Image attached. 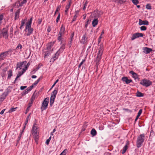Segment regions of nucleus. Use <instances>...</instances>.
<instances>
[{
    "label": "nucleus",
    "mask_w": 155,
    "mask_h": 155,
    "mask_svg": "<svg viewBox=\"0 0 155 155\" xmlns=\"http://www.w3.org/2000/svg\"><path fill=\"white\" fill-rule=\"evenodd\" d=\"M74 36V33L73 32L71 34V36L70 37V39H72L73 40V38Z\"/></svg>",
    "instance_id": "obj_56"
},
{
    "label": "nucleus",
    "mask_w": 155,
    "mask_h": 155,
    "mask_svg": "<svg viewBox=\"0 0 155 155\" xmlns=\"http://www.w3.org/2000/svg\"><path fill=\"white\" fill-rule=\"evenodd\" d=\"M32 102H33L31 101V102L29 103L28 105V106L27 108H28L29 109L30 107L32 105Z\"/></svg>",
    "instance_id": "obj_53"
},
{
    "label": "nucleus",
    "mask_w": 155,
    "mask_h": 155,
    "mask_svg": "<svg viewBox=\"0 0 155 155\" xmlns=\"http://www.w3.org/2000/svg\"><path fill=\"white\" fill-rule=\"evenodd\" d=\"M27 63L26 61H24L22 62H19L17 63V67L16 68L17 69L18 68H19L20 69H21V67L23 66V65H24L25 67V66H27L26 65V64Z\"/></svg>",
    "instance_id": "obj_11"
},
{
    "label": "nucleus",
    "mask_w": 155,
    "mask_h": 155,
    "mask_svg": "<svg viewBox=\"0 0 155 155\" xmlns=\"http://www.w3.org/2000/svg\"><path fill=\"white\" fill-rule=\"evenodd\" d=\"M130 74H131L133 77L135 79L138 78V75L136 73L134 72L133 71H131L130 72Z\"/></svg>",
    "instance_id": "obj_22"
},
{
    "label": "nucleus",
    "mask_w": 155,
    "mask_h": 155,
    "mask_svg": "<svg viewBox=\"0 0 155 155\" xmlns=\"http://www.w3.org/2000/svg\"><path fill=\"white\" fill-rule=\"evenodd\" d=\"M27 2L26 0H23V1L21 2V3H19V5L20 6H22L23 4H25Z\"/></svg>",
    "instance_id": "obj_33"
},
{
    "label": "nucleus",
    "mask_w": 155,
    "mask_h": 155,
    "mask_svg": "<svg viewBox=\"0 0 155 155\" xmlns=\"http://www.w3.org/2000/svg\"><path fill=\"white\" fill-rule=\"evenodd\" d=\"M8 54V51H7L2 53L0 54V60H4Z\"/></svg>",
    "instance_id": "obj_10"
},
{
    "label": "nucleus",
    "mask_w": 155,
    "mask_h": 155,
    "mask_svg": "<svg viewBox=\"0 0 155 155\" xmlns=\"http://www.w3.org/2000/svg\"><path fill=\"white\" fill-rule=\"evenodd\" d=\"M140 29L141 31H145L147 29V27L144 26H142L140 27Z\"/></svg>",
    "instance_id": "obj_36"
},
{
    "label": "nucleus",
    "mask_w": 155,
    "mask_h": 155,
    "mask_svg": "<svg viewBox=\"0 0 155 155\" xmlns=\"http://www.w3.org/2000/svg\"><path fill=\"white\" fill-rule=\"evenodd\" d=\"M5 109H4L3 110H2L0 112V114H1V115L3 114L5 111Z\"/></svg>",
    "instance_id": "obj_57"
},
{
    "label": "nucleus",
    "mask_w": 155,
    "mask_h": 155,
    "mask_svg": "<svg viewBox=\"0 0 155 155\" xmlns=\"http://www.w3.org/2000/svg\"><path fill=\"white\" fill-rule=\"evenodd\" d=\"M63 35H60V34H58V39L59 41H61L62 38V36H63Z\"/></svg>",
    "instance_id": "obj_39"
},
{
    "label": "nucleus",
    "mask_w": 155,
    "mask_h": 155,
    "mask_svg": "<svg viewBox=\"0 0 155 155\" xmlns=\"http://www.w3.org/2000/svg\"><path fill=\"white\" fill-rule=\"evenodd\" d=\"M27 29H28V33L25 34L24 35L26 36H29L32 33L33 30L32 28H30Z\"/></svg>",
    "instance_id": "obj_21"
},
{
    "label": "nucleus",
    "mask_w": 155,
    "mask_h": 155,
    "mask_svg": "<svg viewBox=\"0 0 155 155\" xmlns=\"http://www.w3.org/2000/svg\"><path fill=\"white\" fill-rule=\"evenodd\" d=\"M139 25H149V22L147 20L142 21L141 19H139Z\"/></svg>",
    "instance_id": "obj_14"
},
{
    "label": "nucleus",
    "mask_w": 155,
    "mask_h": 155,
    "mask_svg": "<svg viewBox=\"0 0 155 155\" xmlns=\"http://www.w3.org/2000/svg\"><path fill=\"white\" fill-rule=\"evenodd\" d=\"M20 11V9H18L15 14V19L17 20L19 17V14Z\"/></svg>",
    "instance_id": "obj_18"
},
{
    "label": "nucleus",
    "mask_w": 155,
    "mask_h": 155,
    "mask_svg": "<svg viewBox=\"0 0 155 155\" xmlns=\"http://www.w3.org/2000/svg\"><path fill=\"white\" fill-rule=\"evenodd\" d=\"M17 107L16 108H11L9 110L8 112L9 113H11L12 112L14 111L16 109Z\"/></svg>",
    "instance_id": "obj_32"
},
{
    "label": "nucleus",
    "mask_w": 155,
    "mask_h": 155,
    "mask_svg": "<svg viewBox=\"0 0 155 155\" xmlns=\"http://www.w3.org/2000/svg\"><path fill=\"white\" fill-rule=\"evenodd\" d=\"M12 76V72L11 70H9L8 72V78H9L10 77Z\"/></svg>",
    "instance_id": "obj_30"
},
{
    "label": "nucleus",
    "mask_w": 155,
    "mask_h": 155,
    "mask_svg": "<svg viewBox=\"0 0 155 155\" xmlns=\"http://www.w3.org/2000/svg\"><path fill=\"white\" fill-rule=\"evenodd\" d=\"M38 127L37 124H35L32 127V134L34 136L35 142L37 143L38 138Z\"/></svg>",
    "instance_id": "obj_2"
},
{
    "label": "nucleus",
    "mask_w": 155,
    "mask_h": 155,
    "mask_svg": "<svg viewBox=\"0 0 155 155\" xmlns=\"http://www.w3.org/2000/svg\"><path fill=\"white\" fill-rule=\"evenodd\" d=\"M40 78H39L37 81H35V82L32 84V85H33V86H34V85H37L40 81Z\"/></svg>",
    "instance_id": "obj_40"
},
{
    "label": "nucleus",
    "mask_w": 155,
    "mask_h": 155,
    "mask_svg": "<svg viewBox=\"0 0 155 155\" xmlns=\"http://www.w3.org/2000/svg\"><path fill=\"white\" fill-rule=\"evenodd\" d=\"M73 40L72 39H71L70 41H69L68 45L69 48H70L71 46Z\"/></svg>",
    "instance_id": "obj_42"
},
{
    "label": "nucleus",
    "mask_w": 155,
    "mask_h": 155,
    "mask_svg": "<svg viewBox=\"0 0 155 155\" xmlns=\"http://www.w3.org/2000/svg\"><path fill=\"white\" fill-rule=\"evenodd\" d=\"M60 14L59 13H58V15L57 18L56 20V22L57 23L58 22V21H59L60 19Z\"/></svg>",
    "instance_id": "obj_45"
},
{
    "label": "nucleus",
    "mask_w": 155,
    "mask_h": 155,
    "mask_svg": "<svg viewBox=\"0 0 155 155\" xmlns=\"http://www.w3.org/2000/svg\"><path fill=\"white\" fill-rule=\"evenodd\" d=\"M60 52H60V51H58L56 52L55 54V56L53 57L54 60H55L56 59H57L58 58Z\"/></svg>",
    "instance_id": "obj_26"
},
{
    "label": "nucleus",
    "mask_w": 155,
    "mask_h": 155,
    "mask_svg": "<svg viewBox=\"0 0 155 155\" xmlns=\"http://www.w3.org/2000/svg\"><path fill=\"white\" fill-rule=\"evenodd\" d=\"M1 38L2 37H4L5 39H7L8 37V28H4L1 31Z\"/></svg>",
    "instance_id": "obj_5"
},
{
    "label": "nucleus",
    "mask_w": 155,
    "mask_h": 155,
    "mask_svg": "<svg viewBox=\"0 0 155 155\" xmlns=\"http://www.w3.org/2000/svg\"><path fill=\"white\" fill-rule=\"evenodd\" d=\"M65 44H63L61 46L60 49L58 50V51H60L61 52H62L65 48Z\"/></svg>",
    "instance_id": "obj_28"
},
{
    "label": "nucleus",
    "mask_w": 155,
    "mask_h": 155,
    "mask_svg": "<svg viewBox=\"0 0 155 155\" xmlns=\"http://www.w3.org/2000/svg\"><path fill=\"white\" fill-rule=\"evenodd\" d=\"M65 30V27L63 25H62L61 28L59 32V34L63 35L64 34Z\"/></svg>",
    "instance_id": "obj_20"
},
{
    "label": "nucleus",
    "mask_w": 155,
    "mask_h": 155,
    "mask_svg": "<svg viewBox=\"0 0 155 155\" xmlns=\"http://www.w3.org/2000/svg\"><path fill=\"white\" fill-rule=\"evenodd\" d=\"M58 92V89H55L52 92L50 98V105L52 106L54 103V100Z\"/></svg>",
    "instance_id": "obj_4"
},
{
    "label": "nucleus",
    "mask_w": 155,
    "mask_h": 155,
    "mask_svg": "<svg viewBox=\"0 0 155 155\" xmlns=\"http://www.w3.org/2000/svg\"><path fill=\"white\" fill-rule=\"evenodd\" d=\"M51 31V29L50 28V27H48V29H47V31L48 32H50Z\"/></svg>",
    "instance_id": "obj_58"
},
{
    "label": "nucleus",
    "mask_w": 155,
    "mask_h": 155,
    "mask_svg": "<svg viewBox=\"0 0 155 155\" xmlns=\"http://www.w3.org/2000/svg\"><path fill=\"white\" fill-rule=\"evenodd\" d=\"M59 81V80L58 79H57L56 81H55V82L54 83V84L52 85V87L51 88V89H52L53 87L55 85V84L58 81Z\"/></svg>",
    "instance_id": "obj_50"
},
{
    "label": "nucleus",
    "mask_w": 155,
    "mask_h": 155,
    "mask_svg": "<svg viewBox=\"0 0 155 155\" xmlns=\"http://www.w3.org/2000/svg\"><path fill=\"white\" fill-rule=\"evenodd\" d=\"M46 51H44V58H45L47 57L51 53V51L47 50V49H45Z\"/></svg>",
    "instance_id": "obj_17"
},
{
    "label": "nucleus",
    "mask_w": 155,
    "mask_h": 155,
    "mask_svg": "<svg viewBox=\"0 0 155 155\" xmlns=\"http://www.w3.org/2000/svg\"><path fill=\"white\" fill-rule=\"evenodd\" d=\"M48 100L49 98H46L45 99L43 102L41 108L42 110H45L47 108L48 103Z\"/></svg>",
    "instance_id": "obj_7"
},
{
    "label": "nucleus",
    "mask_w": 155,
    "mask_h": 155,
    "mask_svg": "<svg viewBox=\"0 0 155 155\" xmlns=\"http://www.w3.org/2000/svg\"><path fill=\"white\" fill-rule=\"evenodd\" d=\"M123 82H125L126 84H129L132 82L131 79H128V78L126 77H123L121 78Z\"/></svg>",
    "instance_id": "obj_12"
},
{
    "label": "nucleus",
    "mask_w": 155,
    "mask_h": 155,
    "mask_svg": "<svg viewBox=\"0 0 155 155\" xmlns=\"http://www.w3.org/2000/svg\"><path fill=\"white\" fill-rule=\"evenodd\" d=\"M28 121V120H26V121L25 123V126H26V124H27Z\"/></svg>",
    "instance_id": "obj_63"
},
{
    "label": "nucleus",
    "mask_w": 155,
    "mask_h": 155,
    "mask_svg": "<svg viewBox=\"0 0 155 155\" xmlns=\"http://www.w3.org/2000/svg\"><path fill=\"white\" fill-rule=\"evenodd\" d=\"M25 94H27L29 91H28V89H26L25 91Z\"/></svg>",
    "instance_id": "obj_59"
},
{
    "label": "nucleus",
    "mask_w": 155,
    "mask_h": 155,
    "mask_svg": "<svg viewBox=\"0 0 155 155\" xmlns=\"http://www.w3.org/2000/svg\"><path fill=\"white\" fill-rule=\"evenodd\" d=\"M143 94L140 92L137 91V97H143Z\"/></svg>",
    "instance_id": "obj_31"
},
{
    "label": "nucleus",
    "mask_w": 155,
    "mask_h": 155,
    "mask_svg": "<svg viewBox=\"0 0 155 155\" xmlns=\"http://www.w3.org/2000/svg\"><path fill=\"white\" fill-rule=\"evenodd\" d=\"M146 8L147 9H151V7L150 4H147L146 6Z\"/></svg>",
    "instance_id": "obj_43"
},
{
    "label": "nucleus",
    "mask_w": 155,
    "mask_h": 155,
    "mask_svg": "<svg viewBox=\"0 0 155 155\" xmlns=\"http://www.w3.org/2000/svg\"><path fill=\"white\" fill-rule=\"evenodd\" d=\"M98 23V20L97 19H94L92 22V25L93 27H94L97 25Z\"/></svg>",
    "instance_id": "obj_23"
},
{
    "label": "nucleus",
    "mask_w": 155,
    "mask_h": 155,
    "mask_svg": "<svg viewBox=\"0 0 155 155\" xmlns=\"http://www.w3.org/2000/svg\"><path fill=\"white\" fill-rule=\"evenodd\" d=\"M25 20H22L21 21V25L23 26H24V24H25Z\"/></svg>",
    "instance_id": "obj_55"
},
{
    "label": "nucleus",
    "mask_w": 155,
    "mask_h": 155,
    "mask_svg": "<svg viewBox=\"0 0 155 155\" xmlns=\"http://www.w3.org/2000/svg\"><path fill=\"white\" fill-rule=\"evenodd\" d=\"M99 51L97 54V56L96 58L95 61L96 62V65L97 68L99 64V62L101 58V56L103 51V48L102 46H101L98 49Z\"/></svg>",
    "instance_id": "obj_1"
},
{
    "label": "nucleus",
    "mask_w": 155,
    "mask_h": 155,
    "mask_svg": "<svg viewBox=\"0 0 155 155\" xmlns=\"http://www.w3.org/2000/svg\"><path fill=\"white\" fill-rule=\"evenodd\" d=\"M132 2L134 4L136 5L139 3V2L138 0H132Z\"/></svg>",
    "instance_id": "obj_46"
},
{
    "label": "nucleus",
    "mask_w": 155,
    "mask_h": 155,
    "mask_svg": "<svg viewBox=\"0 0 155 155\" xmlns=\"http://www.w3.org/2000/svg\"><path fill=\"white\" fill-rule=\"evenodd\" d=\"M54 43L53 42H51L48 43L47 45V50L51 51V49L52 47L53 46Z\"/></svg>",
    "instance_id": "obj_19"
},
{
    "label": "nucleus",
    "mask_w": 155,
    "mask_h": 155,
    "mask_svg": "<svg viewBox=\"0 0 155 155\" xmlns=\"http://www.w3.org/2000/svg\"><path fill=\"white\" fill-rule=\"evenodd\" d=\"M61 7V6L60 5L58 6L57 7V8H56V10L55 11V12L54 13V15H56V13H57V12H58V11H59V10L60 9V8Z\"/></svg>",
    "instance_id": "obj_35"
},
{
    "label": "nucleus",
    "mask_w": 155,
    "mask_h": 155,
    "mask_svg": "<svg viewBox=\"0 0 155 155\" xmlns=\"http://www.w3.org/2000/svg\"><path fill=\"white\" fill-rule=\"evenodd\" d=\"M152 83L150 81L143 79L140 81V84L146 87H148L152 84Z\"/></svg>",
    "instance_id": "obj_6"
},
{
    "label": "nucleus",
    "mask_w": 155,
    "mask_h": 155,
    "mask_svg": "<svg viewBox=\"0 0 155 155\" xmlns=\"http://www.w3.org/2000/svg\"><path fill=\"white\" fill-rule=\"evenodd\" d=\"M67 151V149H65L59 155H65Z\"/></svg>",
    "instance_id": "obj_38"
},
{
    "label": "nucleus",
    "mask_w": 155,
    "mask_h": 155,
    "mask_svg": "<svg viewBox=\"0 0 155 155\" xmlns=\"http://www.w3.org/2000/svg\"><path fill=\"white\" fill-rule=\"evenodd\" d=\"M139 116H136V117L135 119V121L136 122L137 121V119H138V118H139Z\"/></svg>",
    "instance_id": "obj_62"
},
{
    "label": "nucleus",
    "mask_w": 155,
    "mask_h": 155,
    "mask_svg": "<svg viewBox=\"0 0 155 155\" xmlns=\"http://www.w3.org/2000/svg\"><path fill=\"white\" fill-rule=\"evenodd\" d=\"M88 3V2L87 1H86L84 5V6L83 8V10H85L87 6V4Z\"/></svg>",
    "instance_id": "obj_41"
},
{
    "label": "nucleus",
    "mask_w": 155,
    "mask_h": 155,
    "mask_svg": "<svg viewBox=\"0 0 155 155\" xmlns=\"http://www.w3.org/2000/svg\"><path fill=\"white\" fill-rule=\"evenodd\" d=\"M142 109H140L137 114V116L139 117L142 113Z\"/></svg>",
    "instance_id": "obj_49"
},
{
    "label": "nucleus",
    "mask_w": 155,
    "mask_h": 155,
    "mask_svg": "<svg viewBox=\"0 0 155 155\" xmlns=\"http://www.w3.org/2000/svg\"><path fill=\"white\" fill-rule=\"evenodd\" d=\"M143 35L142 33H135L132 35L131 38V40H133L136 38L140 37H143Z\"/></svg>",
    "instance_id": "obj_8"
},
{
    "label": "nucleus",
    "mask_w": 155,
    "mask_h": 155,
    "mask_svg": "<svg viewBox=\"0 0 155 155\" xmlns=\"http://www.w3.org/2000/svg\"><path fill=\"white\" fill-rule=\"evenodd\" d=\"M27 87L26 86H21L20 87V89L21 90H24L25 88Z\"/></svg>",
    "instance_id": "obj_54"
},
{
    "label": "nucleus",
    "mask_w": 155,
    "mask_h": 155,
    "mask_svg": "<svg viewBox=\"0 0 155 155\" xmlns=\"http://www.w3.org/2000/svg\"><path fill=\"white\" fill-rule=\"evenodd\" d=\"M7 94V93L4 92L0 96V101H2L5 99Z\"/></svg>",
    "instance_id": "obj_16"
},
{
    "label": "nucleus",
    "mask_w": 155,
    "mask_h": 155,
    "mask_svg": "<svg viewBox=\"0 0 155 155\" xmlns=\"http://www.w3.org/2000/svg\"><path fill=\"white\" fill-rule=\"evenodd\" d=\"M27 69V66H25V67L24 68L22 69L21 72H19L18 73L16 78H15V82L17 80V79L20 77L23 73Z\"/></svg>",
    "instance_id": "obj_9"
},
{
    "label": "nucleus",
    "mask_w": 155,
    "mask_h": 155,
    "mask_svg": "<svg viewBox=\"0 0 155 155\" xmlns=\"http://www.w3.org/2000/svg\"><path fill=\"white\" fill-rule=\"evenodd\" d=\"M144 138L145 135L144 134H140L138 137L137 141V147H141V144L144 141Z\"/></svg>",
    "instance_id": "obj_3"
},
{
    "label": "nucleus",
    "mask_w": 155,
    "mask_h": 155,
    "mask_svg": "<svg viewBox=\"0 0 155 155\" xmlns=\"http://www.w3.org/2000/svg\"><path fill=\"white\" fill-rule=\"evenodd\" d=\"M143 52L146 54H147L150 53L152 51L151 48L148 47H144L143 48Z\"/></svg>",
    "instance_id": "obj_13"
},
{
    "label": "nucleus",
    "mask_w": 155,
    "mask_h": 155,
    "mask_svg": "<svg viewBox=\"0 0 155 155\" xmlns=\"http://www.w3.org/2000/svg\"><path fill=\"white\" fill-rule=\"evenodd\" d=\"M42 21V20L41 19H39L38 20V23L39 24H40L41 23Z\"/></svg>",
    "instance_id": "obj_60"
},
{
    "label": "nucleus",
    "mask_w": 155,
    "mask_h": 155,
    "mask_svg": "<svg viewBox=\"0 0 155 155\" xmlns=\"http://www.w3.org/2000/svg\"><path fill=\"white\" fill-rule=\"evenodd\" d=\"M51 139V136L49 137V138L48 139H47L46 140V143L47 145H48L49 144V142L50 141Z\"/></svg>",
    "instance_id": "obj_44"
},
{
    "label": "nucleus",
    "mask_w": 155,
    "mask_h": 155,
    "mask_svg": "<svg viewBox=\"0 0 155 155\" xmlns=\"http://www.w3.org/2000/svg\"><path fill=\"white\" fill-rule=\"evenodd\" d=\"M13 31V28L12 27L10 28V32H11L12 33Z\"/></svg>",
    "instance_id": "obj_64"
},
{
    "label": "nucleus",
    "mask_w": 155,
    "mask_h": 155,
    "mask_svg": "<svg viewBox=\"0 0 155 155\" xmlns=\"http://www.w3.org/2000/svg\"><path fill=\"white\" fill-rule=\"evenodd\" d=\"M128 144V143H127L126 145L125 146L123 147V148L122 150V153L123 154H124L126 151L127 150L128 148L127 145Z\"/></svg>",
    "instance_id": "obj_24"
},
{
    "label": "nucleus",
    "mask_w": 155,
    "mask_h": 155,
    "mask_svg": "<svg viewBox=\"0 0 155 155\" xmlns=\"http://www.w3.org/2000/svg\"><path fill=\"white\" fill-rule=\"evenodd\" d=\"M22 48V46L21 44H19L18 45V46L16 48V50H18L20 49L21 51V48Z\"/></svg>",
    "instance_id": "obj_34"
},
{
    "label": "nucleus",
    "mask_w": 155,
    "mask_h": 155,
    "mask_svg": "<svg viewBox=\"0 0 155 155\" xmlns=\"http://www.w3.org/2000/svg\"><path fill=\"white\" fill-rule=\"evenodd\" d=\"M85 60H83L81 62V63L79 64L78 65V68H80L81 65L83 64V63L85 62Z\"/></svg>",
    "instance_id": "obj_47"
},
{
    "label": "nucleus",
    "mask_w": 155,
    "mask_h": 155,
    "mask_svg": "<svg viewBox=\"0 0 155 155\" xmlns=\"http://www.w3.org/2000/svg\"><path fill=\"white\" fill-rule=\"evenodd\" d=\"M31 21L28 22L27 23L25 31H26V30H27V29L31 28Z\"/></svg>",
    "instance_id": "obj_25"
},
{
    "label": "nucleus",
    "mask_w": 155,
    "mask_h": 155,
    "mask_svg": "<svg viewBox=\"0 0 155 155\" xmlns=\"http://www.w3.org/2000/svg\"><path fill=\"white\" fill-rule=\"evenodd\" d=\"M36 77H37L36 76V75H32V76H31V78H36Z\"/></svg>",
    "instance_id": "obj_61"
},
{
    "label": "nucleus",
    "mask_w": 155,
    "mask_h": 155,
    "mask_svg": "<svg viewBox=\"0 0 155 155\" xmlns=\"http://www.w3.org/2000/svg\"><path fill=\"white\" fill-rule=\"evenodd\" d=\"M33 85H32L31 86L28 87L27 89H28V90L30 91L33 88Z\"/></svg>",
    "instance_id": "obj_48"
},
{
    "label": "nucleus",
    "mask_w": 155,
    "mask_h": 155,
    "mask_svg": "<svg viewBox=\"0 0 155 155\" xmlns=\"http://www.w3.org/2000/svg\"><path fill=\"white\" fill-rule=\"evenodd\" d=\"M70 4H69L68 5H67L66 7V9L65 10V12L67 13L68 12V11L69 9V8L70 7Z\"/></svg>",
    "instance_id": "obj_37"
},
{
    "label": "nucleus",
    "mask_w": 155,
    "mask_h": 155,
    "mask_svg": "<svg viewBox=\"0 0 155 155\" xmlns=\"http://www.w3.org/2000/svg\"><path fill=\"white\" fill-rule=\"evenodd\" d=\"M78 15V13L76 12L75 15L74 16L73 19L72 20V22L74 21H75L77 18Z\"/></svg>",
    "instance_id": "obj_29"
},
{
    "label": "nucleus",
    "mask_w": 155,
    "mask_h": 155,
    "mask_svg": "<svg viewBox=\"0 0 155 155\" xmlns=\"http://www.w3.org/2000/svg\"><path fill=\"white\" fill-rule=\"evenodd\" d=\"M6 70L5 69H3L2 71L3 74L2 75V77H4L5 75Z\"/></svg>",
    "instance_id": "obj_52"
},
{
    "label": "nucleus",
    "mask_w": 155,
    "mask_h": 155,
    "mask_svg": "<svg viewBox=\"0 0 155 155\" xmlns=\"http://www.w3.org/2000/svg\"><path fill=\"white\" fill-rule=\"evenodd\" d=\"M91 134L93 136H95L97 134V132L94 129H92L91 131Z\"/></svg>",
    "instance_id": "obj_27"
},
{
    "label": "nucleus",
    "mask_w": 155,
    "mask_h": 155,
    "mask_svg": "<svg viewBox=\"0 0 155 155\" xmlns=\"http://www.w3.org/2000/svg\"><path fill=\"white\" fill-rule=\"evenodd\" d=\"M87 35L85 34L83 36L82 39L81 41V42L82 44L85 43L87 41Z\"/></svg>",
    "instance_id": "obj_15"
},
{
    "label": "nucleus",
    "mask_w": 155,
    "mask_h": 155,
    "mask_svg": "<svg viewBox=\"0 0 155 155\" xmlns=\"http://www.w3.org/2000/svg\"><path fill=\"white\" fill-rule=\"evenodd\" d=\"M3 19V16L2 15H0V21L2 22V20Z\"/></svg>",
    "instance_id": "obj_51"
}]
</instances>
